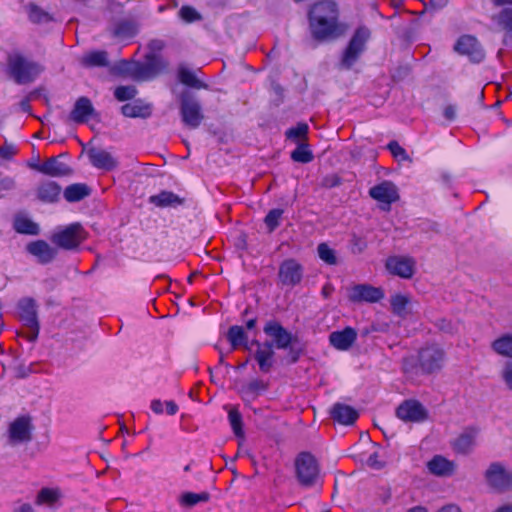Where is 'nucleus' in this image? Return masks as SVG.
<instances>
[{
	"label": "nucleus",
	"mask_w": 512,
	"mask_h": 512,
	"mask_svg": "<svg viewBox=\"0 0 512 512\" xmlns=\"http://www.w3.org/2000/svg\"><path fill=\"white\" fill-rule=\"evenodd\" d=\"M209 499V494L206 492L192 493L187 492L181 496V504L186 506H194L200 502H206Z\"/></svg>",
	"instance_id": "nucleus-42"
},
{
	"label": "nucleus",
	"mask_w": 512,
	"mask_h": 512,
	"mask_svg": "<svg viewBox=\"0 0 512 512\" xmlns=\"http://www.w3.org/2000/svg\"><path fill=\"white\" fill-rule=\"evenodd\" d=\"M15 188V181L13 178L2 179V190H11Z\"/></svg>",
	"instance_id": "nucleus-55"
},
{
	"label": "nucleus",
	"mask_w": 512,
	"mask_h": 512,
	"mask_svg": "<svg viewBox=\"0 0 512 512\" xmlns=\"http://www.w3.org/2000/svg\"><path fill=\"white\" fill-rule=\"evenodd\" d=\"M257 350L254 358L257 361L259 368L262 372L267 373L271 370L274 364V350L272 344L265 342L263 344L257 342Z\"/></svg>",
	"instance_id": "nucleus-24"
},
{
	"label": "nucleus",
	"mask_w": 512,
	"mask_h": 512,
	"mask_svg": "<svg viewBox=\"0 0 512 512\" xmlns=\"http://www.w3.org/2000/svg\"><path fill=\"white\" fill-rule=\"evenodd\" d=\"M31 169L51 177H63L71 173L69 166L61 162L59 157L48 158L41 165H31Z\"/></svg>",
	"instance_id": "nucleus-19"
},
{
	"label": "nucleus",
	"mask_w": 512,
	"mask_h": 512,
	"mask_svg": "<svg viewBox=\"0 0 512 512\" xmlns=\"http://www.w3.org/2000/svg\"><path fill=\"white\" fill-rule=\"evenodd\" d=\"M488 483L497 490L504 491L512 486V474L502 465L494 463L486 471Z\"/></svg>",
	"instance_id": "nucleus-17"
},
{
	"label": "nucleus",
	"mask_w": 512,
	"mask_h": 512,
	"mask_svg": "<svg viewBox=\"0 0 512 512\" xmlns=\"http://www.w3.org/2000/svg\"><path fill=\"white\" fill-rule=\"evenodd\" d=\"M311 35L318 41H330L345 35L346 24L339 21V10L333 0L315 3L309 12Z\"/></svg>",
	"instance_id": "nucleus-1"
},
{
	"label": "nucleus",
	"mask_w": 512,
	"mask_h": 512,
	"mask_svg": "<svg viewBox=\"0 0 512 512\" xmlns=\"http://www.w3.org/2000/svg\"><path fill=\"white\" fill-rule=\"evenodd\" d=\"M384 297L381 288L368 284H357L348 289V298L352 302H370L375 303Z\"/></svg>",
	"instance_id": "nucleus-11"
},
{
	"label": "nucleus",
	"mask_w": 512,
	"mask_h": 512,
	"mask_svg": "<svg viewBox=\"0 0 512 512\" xmlns=\"http://www.w3.org/2000/svg\"><path fill=\"white\" fill-rule=\"evenodd\" d=\"M227 338L234 349L245 344L247 341V335L244 328L238 325L231 326L229 328Z\"/></svg>",
	"instance_id": "nucleus-37"
},
{
	"label": "nucleus",
	"mask_w": 512,
	"mask_h": 512,
	"mask_svg": "<svg viewBox=\"0 0 512 512\" xmlns=\"http://www.w3.org/2000/svg\"><path fill=\"white\" fill-rule=\"evenodd\" d=\"M125 28H126L125 26H120V27L116 30L115 34H116L117 36H121V35L124 33V32H123V30H124Z\"/></svg>",
	"instance_id": "nucleus-63"
},
{
	"label": "nucleus",
	"mask_w": 512,
	"mask_h": 512,
	"mask_svg": "<svg viewBox=\"0 0 512 512\" xmlns=\"http://www.w3.org/2000/svg\"><path fill=\"white\" fill-rule=\"evenodd\" d=\"M87 154L90 163L97 169L111 171L118 165L117 158L104 149L91 148Z\"/></svg>",
	"instance_id": "nucleus-18"
},
{
	"label": "nucleus",
	"mask_w": 512,
	"mask_h": 512,
	"mask_svg": "<svg viewBox=\"0 0 512 512\" xmlns=\"http://www.w3.org/2000/svg\"><path fill=\"white\" fill-rule=\"evenodd\" d=\"M94 113L95 109L91 101L87 97H80L76 101L74 108L69 115V119L78 124L85 123L94 115Z\"/></svg>",
	"instance_id": "nucleus-22"
},
{
	"label": "nucleus",
	"mask_w": 512,
	"mask_h": 512,
	"mask_svg": "<svg viewBox=\"0 0 512 512\" xmlns=\"http://www.w3.org/2000/svg\"><path fill=\"white\" fill-rule=\"evenodd\" d=\"M228 419H229L230 425H231L234 433L237 436H242L243 435L242 417H241V414L239 413V411L235 408L230 409V411L228 413Z\"/></svg>",
	"instance_id": "nucleus-45"
},
{
	"label": "nucleus",
	"mask_w": 512,
	"mask_h": 512,
	"mask_svg": "<svg viewBox=\"0 0 512 512\" xmlns=\"http://www.w3.org/2000/svg\"><path fill=\"white\" fill-rule=\"evenodd\" d=\"M371 37V31L366 26L358 27L353 33L346 49L343 52L341 66L349 69L364 52L367 42Z\"/></svg>",
	"instance_id": "nucleus-4"
},
{
	"label": "nucleus",
	"mask_w": 512,
	"mask_h": 512,
	"mask_svg": "<svg viewBox=\"0 0 512 512\" xmlns=\"http://www.w3.org/2000/svg\"><path fill=\"white\" fill-rule=\"evenodd\" d=\"M492 351L502 357L512 359V334H503L491 343Z\"/></svg>",
	"instance_id": "nucleus-27"
},
{
	"label": "nucleus",
	"mask_w": 512,
	"mask_h": 512,
	"mask_svg": "<svg viewBox=\"0 0 512 512\" xmlns=\"http://www.w3.org/2000/svg\"><path fill=\"white\" fill-rule=\"evenodd\" d=\"M357 339V332L352 327H346L340 331H334L329 335L331 346L339 351L349 350Z\"/></svg>",
	"instance_id": "nucleus-21"
},
{
	"label": "nucleus",
	"mask_w": 512,
	"mask_h": 512,
	"mask_svg": "<svg viewBox=\"0 0 512 512\" xmlns=\"http://www.w3.org/2000/svg\"><path fill=\"white\" fill-rule=\"evenodd\" d=\"M291 158L295 162L309 163L313 160L314 157L311 150L309 149L308 144L302 143L291 153Z\"/></svg>",
	"instance_id": "nucleus-40"
},
{
	"label": "nucleus",
	"mask_w": 512,
	"mask_h": 512,
	"mask_svg": "<svg viewBox=\"0 0 512 512\" xmlns=\"http://www.w3.org/2000/svg\"><path fill=\"white\" fill-rule=\"evenodd\" d=\"M178 78L181 83H183L186 86L194 87V88H203L205 87L194 74L193 71L188 69L185 66H180L178 69Z\"/></svg>",
	"instance_id": "nucleus-38"
},
{
	"label": "nucleus",
	"mask_w": 512,
	"mask_h": 512,
	"mask_svg": "<svg viewBox=\"0 0 512 512\" xmlns=\"http://www.w3.org/2000/svg\"><path fill=\"white\" fill-rule=\"evenodd\" d=\"M437 512H462V510L455 504H448L440 508Z\"/></svg>",
	"instance_id": "nucleus-56"
},
{
	"label": "nucleus",
	"mask_w": 512,
	"mask_h": 512,
	"mask_svg": "<svg viewBox=\"0 0 512 512\" xmlns=\"http://www.w3.org/2000/svg\"><path fill=\"white\" fill-rule=\"evenodd\" d=\"M89 188L85 184H73L64 191V197L68 202H77L89 195Z\"/></svg>",
	"instance_id": "nucleus-34"
},
{
	"label": "nucleus",
	"mask_w": 512,
	"mask_h": 512,
	"mask_svg": "<svg viewBox=\"0 0 512 512\" xmlns=\"http://www.w3.org/2000/svg\"><path fill=\"white\" fill-rule=\"evenodd\" d=\"M122 113L126 117H147L151 113L149 105L142 104L141 102L135 101L127 103L121 108Z\"/></svg>",
	"instance_id": "nucleus-30"
},
{
	"label": "nucleus",
	"mask_w": 512,
	"mask_h": 512,
	"mask_svg": "<svg viewBox=\"0 0 512 512\" xmlns=\"http://www.w3.org/2000/svg\"><path fill=\"white\" fill-rule=\"evenodd\" d=\"M81 63L86 67H101L108 65L107 53L104 51H92L81 58Z\"/></svg>",
	"instance_id": "nucleus-33"
},
{
	"label": "nucleus",
	"mask_w": 512,
	"mask_h": 512,
	"mask_svg": "<svg viewBox=\"0 0 512 512\" xmlns=\"http://www.w3.org/2000/svg\"><path fill=\"white\" fill-rule=\"evenodd\" d=\"M388 148L394 157H404L405 150L395 141L388 144Z\"/></svg>",
	"instance_id": "nucleus-52"
},
{
	"label": "nucleus",
	"mask_w": 512,
	"mask_h": 512,
	"mask_svg": "<svg viewBox=\"0 0 512 512\" xmlns=\"http://www.w3.org/2000/svg\"><path fill=\"white\" fill-rule=\"evenodd\" d=\"M28 14L30 20L33 22H44L49 20L48 14L34 5L29 6Z\"/></svg>",
	"instance_id": "nucleus-49"
},
{
	"label": "nucleus",
	"mask_w": 512,
	"mask_h": 512,
	"mask_svg": "<svg viewBox=\"0 0 512 512\" xmlns=\"http://www.w3.org/2000/svg\"><path fill=\"white\" fill-rule=\"evenodd\" d=\"M18 152L17 147L12 143L2 144V160H10Z\"/></svg>",
	"instance_id": "nucleus-50"
},
{
	"label": "nucleus",
	"mask_w": 512,
	"mask_h": 512,
	"mask_svg": "<svg viewBox=\"0 0 512 512\" xmlns=\"http://www.w3.org/2000/svg\"><path fill=\"white\" fill-rule=\"evenodd\" d=\"M492 19L506 31L504 42L512 41V10L504 9L499 14L494 15Z\"/></svg>",
	"instance_id": "nucleus-31"
},
{
	"label": "nucleus",
	"mask_w": 512,
	"mask_h": 512,
	"mask_svg": "<svg viewBox=\"0 0 512 512\" xmlns=\"http://www.w3.org/2000/svg\"><path fill=\"white\" fill-rule=\"evenodd\" d=\"M457 109L453 105H448L443 110V115L448 121H453L456 118Z\"/></svg>",
	"instance_id": "nucleus-53"
},
{
	"label": "nucleus",
	"mask_w": 512,
	"mask_h": 512,
	"mask_svg": "<svg viewBox=\"0 0 512 512\" xmlns=\"http://www.w3.org/2000/svg\"><path fill=\"white\" fill-rule=\"evenodd\" d=\"M309 127L306 123H298L286 131V137L293 141H298L306 137Z\"/></svg>",
	"instance_id": "nucleus-44"
},
{
	"label": "nucleus",
	"mask_w": 512,
	"mask_h": 512,
	"mask_svg": "<svg viewBox=\"0 0 512 512\" xmlns=\"http://www.w3.org/2000/svg\"><path fill=\"white\" fill-rule=\"evenodd\" d=\"M367 465L375 469L382 467V464L378 461V455L376 453H373L368 457Z\"/></svg>",
	"instance_id": "nucleus-54"
},
{
	"label": "nucleus",
	"mask_w": 512,
	"mask_h": 512,
	"mask_svg": "<svg viewBox=\"0 0 512 512\" xmlns=\"http://www.w3.org/2000/svg\"><path fill=\"white\" fill-rule=\"evenodd\" d=\"M415 304L416 302L409 294L395 293L390 297L392 313L402 319L413 313Z\"/></svg>",
	"instance_id": "nucleus-20"
},
{
	"label": "nucleus",
	"mask_w": 512,
	"mask_h": 512,
	"mask_svg": "<svg viewBox=\"0 0 512 512\" xmlns=\"http://www.w3.org/2000/svg\"><path fill=\"white\" fill-rule=\"evenodd\" d=\"M255 324H256V320L255 319H250L246 323V328L247 329H252V328L255 327Z\"/></svg>",
	"instance_id": "nucleus-60"
},
{
	"label": "nucleus",
	"mask_w": 512,
	"mask_h": 512,
	"mask_svg": "<svg viewBox=\"0 0 512 512\" xmlns=\"http://www.w3.org/2000/svg\"><path fill=\"white\" fill-rule=\"evenodd\" d=\"M427 469L433 475L448 477L454 473L455 464L441 455H436L427 462Z\"/></svg>",
	"instance_id": "nucleus-25"
},
{
	"label": "nucleus",
	"mask_w": 512,
	"mask_h": 512,
	"mask_svg": "<svg viewBox=\"0 0 512 512\" xmlns=\"http://www.w3.org/2000/svg\"><path fill=\"white\" fill-rule=\"evenodd\" d=\"M454 49L457 53L469 57L473 62H480L484 58V52L478 40L470 35L461 36Z\"/></svg>",
	"instance_id": "nucleus-15"
},
{
	"label": "nucleus",
	"mask_w": 512,
	"mask_h": 512,
	"mask_svg": "<svg viewBox=\"0 0 512 512\" xmlns=\"http://www.w3.org/2000/svg\"><path fill=\"white\" fill-rule=\"evenodd\" d=\"M60 497V492L58 489L52 488H43L40 490L37 496V502L40 504H52L57 501Z\"/></svg>",
	"instance_id": "nucleus-43"
},
{
	"label": "nucleus",
	"mask_w": 512,
	"mask_h": 512,
	"mask_svg": "<svg viewBox=\"0 0 512 512\" xmlns=\"http://www.w3.org/2000/svg\"><path fill=\"white\" fill-rule=\"evenodd\" d=\"M334 420L343 425L353 424L358 418V412L351 406L337 403L331 411Z\"/></svg>",
	"instance_id": "nucleus-26"
},
{
	"label": "nucleus",
	"mask_w": 512,
	"mask_h": 512,
	"mask_svg": "<svg viewBox=\"0 0 512 512\" xmlns=\"http://www.w3.org/2000/svg\"><path fill=\"white\" fill-rule=\"evenodd\" d=\"M180 112L184 124L193 129L197 128L204 118L199 102L188 93L181 96Z\"/></svg>",
	"instance_id": "nucleus-9"
},
{
	"label": "nucleus",
	"mask_w": 512,
	"mask_h": 512,
	"mask_svg": "<svg viewBox=\"0 0 512 512\" xmlns=\"http://www.w3.org/2000/svg\"><path fill=\"white\" fill-rule=\"evenodd\" d=\"M21 108L24 110V111H28L30 109V105H29V102L28 100H23L21 102Z\"/></svg>",
	"instance_id": "nucleus-61"
},
{
	"label": "nucleus",
	"mask_w": 512,
	"mask_h": 512,
	"mask_svg": "<svg viewBox=\"0 0 512 512\" xmlns=\"http://www.w3.org/2000/svg\"><path fill=\"white\" fill-rule=\"evenodd\" d=\"M435 6L442 7L447 3V0H431Z\"/></svg>",
	"instance_id": "nucleus-59"
},
{
	"label": "nucleus",
	"mask_w": 512,
	"mask_h": 512,
	"mask_svg": "<svg viewBox=\"0 0 512 512\" xmlns=\"http://www.w3.org/2000/svg\"><path fill=\"white\" fill-rule=\"evenodd\" d=\"M87 237V233L79 223H72L59 228L52 236L51 241L60 248L71 250L78 247Z\"/></svg>",
	"instance_id": "nucleus-5"
},
{
	"label": "nucleus",
	"mask_w": 512,
	"mask_h": 512,
	"mask_svg": "<svg viewBox=\"0 0 512 512\" xmlns=\"http://www.w3.org/2000/svg\"><path fill=\"white\" fill-rule=\"evenodd\" d=\"M33 425L29 416H20L13 420L7 428V444L15 447L27 444L32 439Z\"/></svg>",
	"instance_id": "nucleus-6"
},
{
	"label": "nucleus",
	"mask_w": 512,
	"mask_h": 512,
	"mask_svg": "<svg viewBox=\"0 0 512 512\" xmlns=\"http://www.w3.org/2000/svg\"><path fill=\"white\" fill-rule=\"evenodd\" d=\"M501 377L508 389L512 390V363L504 366L501 371Z\"/></svg>",
	"instance_id": "nucleus-51"
},
{
	"label": "nucleus",
	"mask_w": 512,
	"mask_h": 512,
	"mask_svg": "<svg viewBox=\"0 0 512 512\" xmlns=\"http://www.w3.org/2000/svg\"><path fill=\"white\" fill-rule=\"evenodd\" d=\"M264 333L270 338L272 347L286 349L292 342V335L280 323L269 321L264 327Z\"/></svg>",
	"instance_id": "nucleus-14"
},
{
	"label": "nucleus",
	"mask_w": 512,
	"mask_h": 512,
	"mask_svg": "<svg viewBox=\"0 0 512 512\" xmlns=\"http://www.w3.org/2000/svg\"><path fill=\"white\" fill-rule=\"evenodd\" d=\"M282 214V209H273L269 211V213L266 215L264 222L270 232L275 230L279 226V221L282 217Z\"/></svg>",
	"instance_id": "nucleus-46"
},
{
	"label": "nucleus",
	"mask_w": 512,
	"mask_h": 512,
	"mask_svg": "<svg viewBox=\"0 0 512 512\" xmlns=\"http://www.w3.org/2000/svg\"><path fill=\"white\" fill-rule=\"evenodd\" d=\"M396 415L404 422H423L427 419V411L421 403L416 400H406L401 403Z\"/></svg>",
	"instance_id": "nucleus-12"
},
{
	"label": "nucleus",
	"mask_w": 512,
	"mask_h": 512,
	"mask_svg": "<svg viewBox=\"0 0 512 512\" xmlns=\"http://www.w3.org/2000/svg\"><path fill=\"white\" fill-rule=\"evenodd\" d=\"M7 70L16 83L28 84L42 73L43 67L15 52L8 56Z\"/></svg>",
	"instance_id": "nucleus-3"
},
{
	"label": "nucleus",
	"mask_w": 512,
	"mask_h": 512,
	"mask_svg": "<svg viewBox=\"0 0 512 512\" xmlns=\"http://www.w3.org/2000/svg\"><path fill=\"white\" fill-rule=\"evenodd\" d=\"M477 431L469 429L460 434L454 441V449L460 453L469 452L475 445Z\"/></svg>",
	"instance_id": "nucleus-29"
},
{
	"label": "nucleus",
	"mask_w": 512,
	"mask_h": 512,
	"mask_svg": "<svg viewBox=\"0 0 512 512\" xmlns=\"http://www.w3.org/2000/svg\"><path fill=\"white\" fill-rule=\"evenodd\" d=\"M26 249L43 264L51 262L56 256V250L43 240L29 243Z\"/></svg>",
	"instance_id": "nucleus-23"
},
{
	"label": "nucleus",
	"mask_w": 512,
	"mask_h": 512,
	"mask_svg": "<svg viewBox=\"0 0 512 512\" xmlns=\"http://www.w3.org/2000/svg\"><path fill=\"white\" fill-rule=\"evenodd\" d=\"M136 89L133 86H119L114 91V96L119 101H126L134 98Z\"/></svg>",
	"instance_id": "nucleus-47"
},
{
	"label": "nucleus",
	"mask_w": 512,
	"mask_h": 512,
	"mask_svg": "<svg viewBox=\"0 0 512 512\" xmlns=\"http://www.w3.org/2000/svg\"><path fill=\"white\" fill-rule=\"evenodd\" d=\"M495 6L512 5V0H491Z\"/></svg>",
	"instance_id": "nucleus-57"
},
{
	"label": "nucleus",
	"mask_w": 512,
	"mask_h": 512,
	"mask_svg": "<svg viewBox=\"0 0 512 512\" xmlns=\"http://www.w3.org/2000/svg\"><path fill=\"white\" fill-rule=\"evenodd\" d=\"M18 313L21 321L29 329L27 338L34 341L39 334V322L37 318V305L31 298H24L19 301Z\"/></svg>",
	"instance_id": "nucleus-8"
},
{
	"label": "nucleus",
	"mask_w": 512,
	"mask_h": 512,
	"mask_svg": "<svg viewBox=\"0 0 512 512\" xmlns=\"http://www.w3.org/2000/svg\"><path fill=\"white\" fill-rule=\"evenodd\" d=\"M153 44L157 47V48H161V42L160 41H154Z\"/></svg>",
	"instance_id": "nucleus-64"
},
{
	"label": "nucleus",
	"mask_w": 512,
	"mask_h": 512,
	"mask_svg": "<svg viewBox=\"0 0 512 512\" xmlns=\"http://www.w3.org/2000/svg\"><path fill=\"white\" fill-rule=\"evenodd\" d=\"M295 470L302 485H313L319 478V465L313 455L307 452L300 453L295 459Z\"/></svg>",
	"instance_id": "nucleus-7"
},
{
	"label": "nucleus",
	"mask_w": 512,
	"mask_h": 512,
	"mask_svg": "<svg viewBox=\"0 0 512 512\" xmlns=\"http://www.w3.org/2000/svg\"><path fill=\"white\" fill-rule=\"evenodd\" d=\"M14 228L17 232L22 234L36 235L39 232L38 225L24 216L15 218Z\"/></svg>",
	"instance_id": "nucleus-36"
},
{
	"label": "nucleus",
	"mask_w": 512,
	"mask_h": 512,
	"mask_svg": "<svg viewBox=\"0 0 512 512\" xmlns=\"http://www.w3.org/2000/svg\"><path fill=\"white\" fill-rule=\"evenodd\" d=\"M408 512H428V511L423 507H414V508L410 509Z\"/></svg>",
	"instance_id": "nucleus-62"
},
{
	"label": "nucleus",
	"mask_w": 512,
	"mask_h": 512,
	"mask_svg": "<svg viewBox=\"0 0 512 512\" xmlns=\"http://www.w3.org/2000/svg\"><path fill=\"white\" fill-rule=\"evenodd\" d=\"M179 15L185 22L188 23L194 22L201 18L200 14L196 11V9L190 6H183L179 11Z\"/></svg>",
	"instance_id": "nucleus-48"
},
{
	"label": "nucleus",
	"mask_w": 512,
	"mask_h": 512,
	"mask_svg": "<svg viewBox=\"0 0 512 512\" xmlns=\"http://www.w3.org/2000/svg\"><path fill=\"white\" fill-rule=\"evenodd\" d=\"M278 276L283 285L295 286L302 280L303 268L296 260L287 259L281 263Z\"/></svg>",
	"instance_id": "nucleus-13"
},
{
	"label": "nucleus",
	"mask_w": 512,
	"mask_h": 512,
	"mask_svg": "<svg viewBox=\"0 0 512 512\" xmlns=\"http://www.w3.org/2000/svg\"><path fill=\"white\" fill-rule=\"evenodd\" d=\"M150 202L158 207H168L180 205L182 200L172 192L162 191L157 195L151 196Z\"/></svg>",
	"instance_id": "nucleus-32"
},
{
	"label": "nucleus",
	"mask_w": 512,
	"mask_h": 512,
	"mask_svg": "<svg viewBox=\"0 0 512 512\" xmlns=\"http://www.w3.org/2000/svg\"><path fill=\"white\" fill-rule=\"evenodd\" d=\"M16 512H34V511H33V508L30 505L24 504V505L20 506L16 510Z\"/></svg>",
	"instance_id": "nucleus-58"
},
{
	"label": "nucleus",
	"mask_w": 512,
	"mask_h": 512,
	"mask_svg": "<svg viewBox=\"0 0 512 512\" xmlns=\"http://www.w3.org/2000/svg\"><path fill=\"white\" fill-rule=\"evenodd\" d=\"M369 195L372 199L379 202L384 210H389L391 204L399 199V193L396 185L387 180L370 188Z\"/></svg>",
	"instance_id": "nucleus-10"
},
{
	"label": "nucleus",
	"mask_w": 512,
	"mask_h": 512,
	"mask_svg": "<svg viewBox=\"0 0 512 512\" xmlns=\"http://www.w3.org/2000/svg\"><path fill=\"white\" fill-rule=\"evenodd\" d=\"M151 410L156 414H162L164 409L168 415H175L178 412V405L170 400L166 402H162L159 399H154L150 405Z\"/></svg>",
	"instance_id": "nucleus-39"
},
{
	"label": "nucleus",
	"mask_w": 512,
	"mask_h": 512,
	"mask_svg": "<svg viewBox=\"0 0 512 512\" xmlns=\"http://www.w3.org/2000/svg\"><path fill=\"white\" fill-rule=\"evenodd\" d=\"M61 188L54 181H46L39 185L37 195L44 202H55L60 196Z\"/></svg>",
	"instance_id": "nucleus-28"
},
{
	"label": "nucleus",
	"mask_w": 512,
	"mask_h": 512,
	"mask_svg": "<svg viewBox=\"0 0 512 512\" xmlns=\"http://www.w3.org/2000/svg\"><path fill=\"white\" fill-rule=\"evenodd\" d=\"M386 269L393 275L410 279L415 273V261L410 257H389L386 261Z\"/></svg>",
	"instance_id": "nucleus-16"
},
{
	"label": "nucleus",
	"mask_w": 512,
	"mask_h": 512,
	"mask_svg": "<svg viewBox=\"0 0 512 512\" xmlns=\"http://www.w3.org/2000/svg\"><path fill=\"white\" fill-rule=\"evenodd\" d=\"M444 362V350L439 345L431 344L420 349L417 355L405 357L403 370L410 374H431L440 370Z\"/></svg>",
	"instance_id": "nucleus-2"
},
{
	"label": "nucleus",
	"mask_w": 512,
	"mask_h": 512,
	"mask_svg": "<svg viewBox=\"0 0 512 512\" xmlns=\"http://www.w3.org/2000/svg\"><path fill=\"white\" fill-rule=\"evenodd\" d=\"M267 389V385L262 380H254L242 388L241 394L244 400H253Z\"/></svg>",
	"instance_id": "nucleus-35"
},
{
	"label": "nucleus",
	"mask_w": 512,
	"mask_h": 512,
	"mask_svg": "<svg viewBox=\"0 0 512 512\" xmlns=\"http://www.w3.org/2000/svg\"><path fill=\"white\" fill-rule=\"evenodd\" d=\"M319 258L328 265H335L337 257L335 250L326 243H320L317 247Z\"/></svg>",
	"instance_id": "nucleus-41"
}]
</instances>
